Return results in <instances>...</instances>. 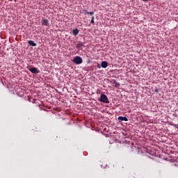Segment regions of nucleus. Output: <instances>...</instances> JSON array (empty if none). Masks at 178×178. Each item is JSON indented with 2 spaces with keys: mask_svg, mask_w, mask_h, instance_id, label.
I'll list each match as a JSON object with an SVG mask.
<instances>
[{
  "mask_svg": "<svg viewBox=\"0 0 178 178\" xmlns=\"http://www.w3.org/2000/svg\"><path fill=\"white\" fill-rule=\"evenodd\" d=\"M99 101H100V102H104V104H109V99H108V97L105 94H102L100 95Z\"/></svg>",
  "mask_w": 178,
  "mask_h": 178,
  "instance_id": "f257e3e1",
  "label": "nucleus"
},
{
  "mask_svg": "<svg viewBox=\"0 0 178 178\" xmlns=\"http://www.w3.org/2000/svg\"><path fill=\"white\" fill-rule=\"evenodd\" d=\"M73 62L76 65H81V63H83V58L79 56H75L73 59Z\"/></svg>",
  "mask_w": 178,
  "mask_h": 178,
  "instance_id": "f03ea898",
  "label": "nucleus"
},
{
  "mask_svg": "<svg viewBox=\"0 0 178 178\" xmlns=\"http://www.w3.org/2000/svg\"><path fill=\"white\" fill-rule=\"evenodd\" d=\"M29 70L31 73H33L34 74H38V73H40V70H38V68L36 67L30 68Z\"/></svg>",
  "mask_w": 178,
  "mask_h": 178,
  "instance_id": "7ed1b4c3",
  "label": "nucleus"
},
{
  "mask_svg": "<svg viewBox=\"0 0 178 178\" xmlns=\"http://www.w3.org/2000/svg\"><path fill=\"white\" fill-rule=\"evenodd\" d=\"M42 26H49V21L47 19H42Z\"/></svg>",
  "mask_w": 178,
  "mask_h": 178,
  "instance_id": "20e7f679",
  "label": "nucleus"
},
{
  "mask_svg": "<svg viewBox=\"0 0 178 178\" xmlns=\"http://www.w3.org/2000/svg\"><path fill=\"white\" fill-rule=\"evenodd\" d=\"M118 120L119 122H128L129 119H127L126 117L120 116L118 117Z\"/></svg>",
  "mask_w": 178,
  "mask_h": 178,
  "instance_id": "39448f33",
  "label": "nucleus"
},
{
  "mask_svg": "<svg viewBox=\"0 0 178 178\" xmlns=\"http://www.w3.org/2000/svg\"><path fill=\"white\" fill-rule=\"evenodd\" d=\"M101 66L102 67H103V69H106V67H108V62L102 61L101 63Z\"/></svg>",
  "mask_w": 178,
  "mask_h": 178,
  "instance_id": "423d86ee",
  "label": "nucleus"
},
{
  "mask_svg": "<svg viewBox=\"0 0 178 178\" xmlns=\"http://www.w3.org/2000/svg\"><path fill=\"white\" fill-rule=\"evenodd\" d=\"M28 44L31 46V47H37V44H35V42H34V41L33 40H29L28 42Z\"/></svg>",
  "mask_w": 178,
  "mask_h": 178,
  "instance_id": "0eeeda50",
  "label": "nucleus"
},
{
  "mask_svg": "<svg viewBox=\"0 0 178 178\" xmlns=\"http://www.w3.org/2000/svg\"><path fill=\"white\" fill-rule=\"evenodd\" d=\"M79 33V29H73L72 31L73 35H77Z\"/></svg>",
  "mask_w": 178,
  "mask_h": 178,
  "instance_id": "6e6552de",
  "label": "nucleus"
},
{
  "mask_svg": "<svg viewBox=\"0 0 178 178\" xmlns=\"http://www.w3.org/2000/svg\"><path fill=\"white\" fill-rule=\"evenodd\" d=\"M83 12H85V13H87L88 15H90L91 16L94 15V12H88L87 10H83Z\"/></svg>",
  "mask_w": 178,
  "mask_h": 178,
  "instance_id": "1a4fd4ad",
  "label": "nucleus"
},
{
  "mask_svg": "<svg viewBox=\"0 0 178 178\" xmlns=\"http://www.w3.org/2000/svg\"><path fill=\"white\" fill-rule=\"evenodd\" d=\"M81 47H84V43H77L76 44V48H81Z\"/></svg>",
  "mask_w": 178,
  "mask_h": 178,
  "instance_id": "9d476101",
  "label": "nucleus"
},
{
  "mask_svg": "<svg viewBox=\"0 0 178 178\" xmlns=\"http://www.w3.org/2000/svg\"><path fill=\"white\" fill-rule=\"evenodd\" d=\"M94 16H92V19L90 20V23H92V24H94Z\"/></svg>",
  "mask_w": 178,
  "mask_h": 178,
  "instance_id": "9b49d317",
  "label": "nucleus"
},
{
  "mask_svg": "<svg viewBox=\"0 0 178 178\" xmlns=\"http://www.w3.org/2000/svg\"><path fill=\"white\" fill-rule=\"evenodd\" d=\"M97 67H98V69H101V65H99V64L97 63Z\"/></svg>",
  "mask_w": 178,
  "mask_h": 178,
  "instance_id": "f8f14e48",
  "label": "nucleus"
},
{
  "mask_svg": "<svg viewBox=\"0 0 178 178\" xmlns=\"http://www.w3.org/2000/svg\"><path fill=\"white\" fill-rule=\"evenodd\" d=\"M155 92H156L158 94V92H159V89H155L154 90Z\"/></svg>",
  "mask_w": 178,
  "mask_h": 178,
  "instance_id": "ddd939ff",
  "label": "nucleus"
},
{
  "mask_svg": "<svg viewBox=\"0 0 178 178\" xmlns=\"http://www.w3.org/2000/svg\"><path fill=\"white\" fill-rule=\"evenodd\" d=\"M119 86H120V84L116 83H115V87H119Z\"/></svg>",
  "mask_w": 178,
  "mask_h": 178,
  "instance_id": "4468645a",
  "label": "nucleus"
},
{
  "mask_svg": "<svg viewBox=\"0 0 178 178\" xmlns=\"http://www.w3.org/2000/svg\"><path fill=\"white\" fill-rule=\"evenodd\" d=\"M149 159H151V157H149Z\"/></svg>",
  "mask_w": 178,
  "mask_h": 178,
  "instance_id": "2eb2a0df",
  "label": "nucleus"
}]
</instances>
